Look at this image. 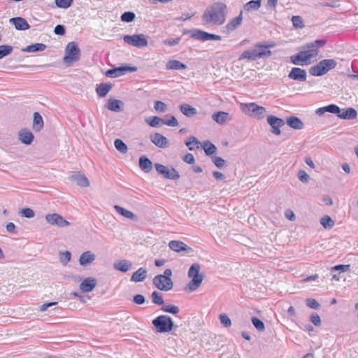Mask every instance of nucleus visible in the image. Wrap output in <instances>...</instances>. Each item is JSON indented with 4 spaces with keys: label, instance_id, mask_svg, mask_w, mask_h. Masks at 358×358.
Returning a JSON list of instances; mask_svg holds the SVG:
<instances>
[{
    "label": "nucleus",
    "instance_id": "1",
    "mask_svg": "<svg viewBox=\"0 0 358 358\" xmlns=\"http://www.w3.org/2000/svg\"><path fill=\"white\" fill-rule=\"evenodd\" d=\"M228 7L225 3L216 1L208 6L202 15L205 24H223L227 17Z\"/></svg>",
    "mask_w": 358,
    "mask_h": 358
},
{
    "label": "nucleus",
    "instance_id": "2",
    "mask_svg": "<svg viewBox=\"0 0 358 358\" xmlns=\"http://www.w3.org/2000/svg\"><path fill=\"white\" fill-rule=\"evenodd\" d=\"M201 266L198 263L191 265L189 268L187 275L192 280L187 284V288L190 292L196 290L202 283L203 274L200 273Z\"/></svg>",
    "mask_w": 358,
    "mask_h": 358
},
{
    "label": "nucleus",
    "instance_id": "3",
    "mask_svg": "<svg viewBox=\"0 0 358 358\" xmlns=\"http://www.w3.org/2000/svg\"><path fill=\"white\" fill-rule=\"evenodd\" d=\"M172 275V271L170 268H166L164 274H159L155 276L153 278V285L159 290L169 291L173 288V283L171 278Z\"/></svg>",
    "mask_w": 358,
    "mask_h": 358
},
{
    "label": "nucleus",
    "instance_id": "4",
    "mask_svg": "<svg viewBox=\"0 0 358 358\" xmlns=\"http://www.w3.org/2000/svg\"><path fill=\"white\" fill-rule=\"evenodd\" d=\"M152 324L157 333H167L173 330L174 323L170 316L162 315L152 321Z\"/></svg>",
    "mask_w": 358,
    "mask_h": 358
},
{
    "label": "nucleus",
    "instance_id": "5",
    "mask_svg": "<svg viewBox=\"0 0 358 358\" xmlns=\"http://www.w3.org/2000/svg\"><path fill=\"white\" fill-rule=\"evenodd\" d=\"M308 50H301L290 57V62L295 65H303L310 63L313 56V42L307 44Z\"/></svg>",
    "mask_w": 358,
    "mask_h": 358
},
{
    "label": "nucleus",
    "instance_id": "6",
    "mask_svg": "<svg viewBox=\"0 0 358 358\" xmlns=\"http://www.w3.org/2000/svg\"><path fill=\"white\" fill-rule=\"evenodd\" d=\"M80 57V50L75 42L69 43L65 48V55L63 58L64 63L71 64L78 62Z\"/></svg>",
    "mask_w": 358,
    "mask_h": 358
},
{
    "label": "nucleus",
    "instance_id": "7",
    "mask_svg": "<svg viewBox=\"0 0 358 358\" xmlns=\"http://www.w3.org/2000/svg\"><path fill=\"white\" fill-rule=\"evenodd\" d=\"M271 55V51L261 50L259 48H257V44H255L254 48L243 52L239 57V60L247 59L248 60L255 61L258 59L269 57Z\"/></svg>",
    "mask_w": 358,
    "mask_h": 358
},
{
    "label": "nucleus",
    "instance_id": "8",
    "mask_svg": "<svg viewBox=\"0 0 358 358\" xmlns=\"http://www.w3.org/2000/svg\"><path fill=\"white\" fill-rule=\"evenodd\" d=\"M242 110L245 114L254 118L260 120L264 118L266 110L264 107L260 106L255 103H248L242 105Z\"/></svg>",
    "mask_w": 358,
    "mask_h": 358
},
{
    "label": "nucleus",
    "instance_id": "9",
    "mask_svg": "<svg viewBox=\"0 0 358 358\" xmlns=\"http://www.w3.org/2000/svg\"><path fill=\"white\" fill-rule=\"evenodd\" d=\"M337 65L336 60L333 59H324L315 65V76H322L334 69Z\"/></svg>",
    "mask_w": 358,
    "mask_h": 358
},
{
    "label": "nucleus",
    "instance_id": "10",
    "mask_svg": "<svg viewBox=\"0 0 358 358\" xmlns=\"http://www.w3.org/2000/svg\"><path fill=\"white\" fill-rule=\"evenodd\" d=\"M123 40L128 45L138 48L146 47L148 43L146 36L143 34L125 35L123 37Z\"/></svg>",
    "mask_w": 358,
    "mask_h": 358
},
{
    "label": "nucleus",
    "instance_id": "11",
    "mask_svg": "<svg viewBox=\"0 0 358 358\" xmlns=\"http://www.w3.org/2000/svg\"><path fill=\"white\" fill-rule=\"evenodd\" d=\"M191 36L196 40L206 41H221L222 36L220 35L210 34L201 29H193L191 31Z\"/></svg>",
    "mask_w": 358,
    "mask_h": 358
},
{
    "label": "nucleus",
    "instance_id": "12",
    "mask_svg": "<svg viewBox=\"0 0 358 358\" xmlns=\"http://www.w3.org/2000/svg\"><path fill=\"white\" fill-rule=\"evenodd\" d=\"M155 167L157 173L166 179L178 180L180 178L179 173L173 167L169 169L166 166L157 163L155 164Z\"/></svg>",
    "mask_w": 358,
    "mask_h": 358
},
{
    "label": "nucleus",
    "instance_id": "13",
    "mask_svg": "<svg viewBox=\"0 0 358 358\" xmlns=\"http://www.w3.org/2000/svg\"><path fill=\"white\" fill-rule=\"evenodd\" d=\"M138 70L136 66H131L128 65L108 69L105 75L110 78H117L124 75L127 72H136Z\"/></svg>",
    "mask_w": 358,
    "mask_h": 358
},
{
    "label": "nucleus",
    "instance_id": "14",
    "mask_svg": "<svg viewBox=\"0 0 358 358\" xmlns=\"http://www.w3.org/2000/svg\"><path fill=\"white\" fill-rule=\"evenodd\" d=\"M243 22V10H241L239 15L234 18L229 20L228 23L224 27V32L227 34H230L234 30H236Z\"/></svg>",
    "mask_w": 358,
    "mask_h": 358
},
{
    "label": "nucleus",
    "instance_id": "15",
    "mask_svg": "<svg viewBox=\"0 0 358 358\" xmlns=\"http://www.w3.org/2000/svg\"><path fill=\"white\" fill-rule=\"evenodd\" d=\"M267 122L272 128L271 132L273 134L280 135L281 133L280 128L285 124L284 120L274 115H269L267 117Z\"/></svg>",
    "mask_w": 358,
    "mask_h": 358
},
{
    "label": "nucleus",
    "instance_id": "16",
    "mask_svg": "<svg viewBox=\"0 0 358 358\" xmlns=\"http://www.w3.org/2000/svg\"><path fill=\"white\" fill-rule=\"evenodd\" d=\"M45 220L48 223L57 225L59 227H64L70 224L67 220H64L61 215L57 213L46 215Z\"/></svg>",
    "mask_w": 358,
    "mask_h": 358
},
{
    "label": "nucleus",
    "instance_id": "17",
    "mask_svg": "<svg viewBox=\"0 0 358 358\" xmlns=\"http://www.w3.org/2000/svg\"><path fill=\"white\" fill-rule=\"evenodd\" d=\"M169 247L176 252H185V253L188 254L193 251L190 247L180 241H171L169 243Z\"/></svg>",
    "mask_w": 358,
    "mask_h": 358
},
{
    "label": "nucleus",
    "instance_id": "18",
    "mask_svg": "<svg viewBox=\"0 0 358 358\" xmlns=\"http://www.w3.org/2000/svg\"><path fill=\"white\" fill-rule=\"evenodd\" d=\"M288 77L294 80L305 81L306 79V71L300 68L294 67L289 73Z\"/></svg>",
    "mask_w": 358,
    "mask_h": 358
},
{
    "label": "nucleus",
    "instance_id": "19",
    "mask_svg": "<svg viewBox=\"0 0 358 358\" xmlns=\"http://www.w3.org/2000/svg\"><path fill=\"white\" fill-rule=\"evenodd\" d=\"M96 284L97 281L95 278L89 277L84 279L80 284V289L83 292H90L94 289V287L96 286Z\"/></svg>",
    "mask_w": 358,
    "mask_h": 358
},
{
    "label": "nucleus",
    "instance_id": "20",
    "mask_svg": "<svg viewBox=\"0 0 358 358\" xmlns=\"http://www.w3.org/2000/svg\"><path fill=\"white\" fill-rule=\"evenodd\" d=\"M150 141L156 146L162 148L167 147L169 143L168 139L159 133H155L151 135Z\"/></svg>",
    "mask_w": 358,
    "mask_h": 358
},
{
    "label": "nucleus",
    "instance_id": "21",
    "mask_svg": "<svg viewBox=\"0 0 358 358\" xmlns=\"http://www.w3.org/2000/svg\"><path fill=\"white\" fill-rule=\"evenodd\" d=\"M10 22L15 26L17 30L24 31L30 27L27 20L21 17H12L10 19Z\"/></svg>",
    "mask_w": 358,
    "mask_h": 358
},
{
    "label": "nucleus",
    "instance_id": "22",
    "mask_svg": "<svg viewBox=\"0 0 358 358\" xmlns=\"http://www.w3.org/2000/svg\"><path fill=\"white\" fill-rule=\"evenodd\" d=\"M69 180L80 187H87L90 185L88 178L83 174H73L69 177Z\"/></svg>",
    "mask_w": 358,
    "mask_h": 358
},
{
    "label": "nucleus",
    "instance_id": "23",
    "mask_svg": "<svg viewBox=\"0 0 358 358\" xmlns=\"http://www.w3.org/2000/svg\"><path fill=\"white\" fill-rule=\"evenodd\" d=\"M336 115L341 119L353 120L357 117V113L353 108H340V113H337Z\"/></svg>",
    "mask_w": 358,
    "mask_h": 358
},
{
    "label": "nucleus",
    "instance_id": "24",
    "mask_svg": "<svg viewBox=\"0 0 358 358\" xmlns=\"http://www.w3.org/2000/svg\"><path fill=\"white\" fill-rule=\"evenodd\" d=\"M19 140L25 145H31L34 141L33 134L27 129H22L19 131Z\"/></svg>",
    "mask_w": 358,
    "mask_h": 358
},
{
    "label": "nucleus",
    "instance_id": "25",
    "mask_svg": "<svg viewBox=\"0 0 358 358\" xmlns=\"http://www.w3.org/2000/svg\"><path fill=\"white\" fill-rule=\"evenodd\" d=\"M212 119L217 124H223L227 121L231 120V117L229 113L218 111L212 115Z\"/></svg>",
    "mask_w": 358,
    "mask_h": 358
},
{
    "label": "nucleus",
    "instance_id": "26",
    "mask_svg": "<svg viewBox=\"0 0 358 358\" xmlns=\"http://www.w3.org/2000/svg\"><path fill=\"white\" fill-rule=\"evenodd\" d=\"M96 256L90 251H86L82 253L79 258V264L81 266H85L90 264L95 260Z\"/></svg>",
    "mask_w": 358,
    "mask_h": 358
},
{
    "label": "nucleus",
    "instance_id": "27",
    "mask_svg": "<svg viewBox=\"0 0 358 358\" xmlns=\"http://www.w3.org/2000/svg\"><path fill=\"white\" fill-rule=\"evenodd\" d=\"M140 169L145 172H150L152 169V163L150 159L145 155L141 156L138 161Z\"/></svg>",
    "mask_w": 358,
    "mask_h": 358
},
{
    "label": "nucleus",
    "instance_id": "28",
    "mask_svg": "<svg viewBox=\"0 0 358 358\" xmlns=\"http://www.w3.org/2000/svg\"><path fill=\"white\" fill-rule=\"evenodd\" d=\"M132 264L126 259L120 260L116 262L113 264V267L115 270L127 272L131 268Z\"/></svg>",
    "mask_w": 358,
    "mask_h": 358
},
{
    "label": "nucleus",
    "instance_id": "29",
    "mask_svg": "<svg viewBox=\"0 0 358 358\" xmlns=\"http://www.w3.org/2000/svg\"><path fill=\"white\" fill-rule=\"evenodd\" d=\"M112 87L113 85L110 83H101L96 85V92L99 96L105 97Z\"/></svg>",
    "mask_w": 358,
    "mask_h": 358
},
{
    "label": "nucleus",
    "instance_id": "30",
    "mask_svg": "<svg viewBox=\"0 0 358 358\" xmlns=\"http://www.w3.org/2000/svg\"><path fill=\"white\" fill-rule=\"evenodd\" d=\"M147 277V271L143 268H139L135 271L131 278V280L135 282H143Z\"/></svg>",
    "mask_w": 358,
    "mask_h": 358
},
{
    "label": "nucleus",
    "instance_id": "31",
    "mask_svg": "<svg viewBox=\"0 0 358 358\" xmlns=\"http://www.w3.org/2000/svg\"><path fill=\"white\" fill-rule=\"evenodd\" d=\"M180 110L183 115L189 117H192L197 114L196 109L187 103L180 105Z\"/></svg>",
    "mask_w": 358,
    "mask_h": 358
},
{
    "label": "nucleus",
    "instance_id": "32",
    "mask_svg": "<svg viewBox=\"0 0 358 358\" xmlns=\"http://www.w3.org/2000/svg\"><path fill=\"white\" fill-rule=\"evenodd\" d=\"M46 48L47 46L45 44L37 43L34 44H31L25 48H23L22 49V51L27 52H36L39 51H43L46 49Z\"/></svg>",
    "mask_w": 358,
    "mask_h": 358
},
{
    "label": "nucleus",
    "instance_id": "33",
    "mask_svg": "<svg viewBox=\"0 0 358 358\" xmlns=\"http://www.w3.org/2000/svg\"><path fill=\"white\" fill-rule=\"evenodd\" d=\"M187 65L182 63L181 62L176 60V59H172L169 61L166 64V69H171V70H182V69H186Z\"/></svg>",
    "mask_w": 358,
    "mask_h": 358
},
{
    "label": "nucleus",
    "instance_id": "34",
    "mask_svg": "<svg viewBox=\"0 0 358 358\" xmlns=\"http://www.w3.org/2000/svg\"><path fill=\"white\" fill-rule=\"evenodd\" d=\"M121 105L122 101L111 98L108 100L106 108L110 111L119 112L121 110Z\"/></svg>",
    "mask_w": 358,
    "mask_h": 358
},
{
    "label": "nucleus",
    "instance_id": "35",
    "mask_svg": "<svg viewBox=\"0 0 358 358\" xmlns=\"http://www.w3.org/2000/svg\"><path fill=\"white\" fill-rule=\"evenodd\" d=\"M43 127V120L39 113H34L33 129L35 131H40Z\"/></svg>",
    "mask_w": 358,
    "mask_h": 358
},
{
    "label": "nucleus",
    "instance_id": "36",
    "mask_svg": "<svg viewBox=\"0 0 358 358\" xmlns=\"http://www.w3.org/2000/svg\"><path fill=\"white\" fill-rule=\"evenodd\" d=\"M287 124L290 127L295 129H301L303 127V123L297 117L292 116L287 119Z\"/></svg>",
    "mask_w": 358,
    "mask_h": 358
},
{
    "label": "nucleus",
    "instance_id": "37",
    "mask_svg": "<svg viewBox=\"0 0 358 358\" xmlns=\"http://www.w3.org/2000/svg\"><path fill=\"white\" fill-rule=\"evenodd\" d=\"M202 148L207 156H211L217 151L216 146L210 141H205L203 142Z\"/></svg>",
    "mask_w": 358,
    "mask_h": 358
},
{
    "label": "nucleus",
    "instance_id": "38",
    "mask_svg": "<svg viewBox=\"0 0 358 358\" xmlns=\"http://www.w3.org/2000/svg\"><path fill=\"white\" fill-rule=\"evenodd\" d=\"M114 208L117 213L126 218L133 220L135 217L134 214L131 211H129L120 206L115 205Z\"/></svg>",
    "mask_w": 358,
    "mask_h": 358
},
{
    "label": "nucleus",
    "instance_id": "39",
    "mask_svg": "<svg viewBox=\"0 0 358 358\" xmlns=\"http://www.w3.org/2000/svg\"><path fill=\"white\" fill-rule=\"evenodd\" d=\"M261 7V0H251L246 3L243 8L246 11H250L252 10H257Z\"/></svg>",
    "mask_w": 358,
    "mask_h": 358
},
{
    "label": "nucleus",
    "instance_id": "40",
    "mask_svg": "<svg viewBox=\"0 0 358 358\" xmlns=\"http://www.w3.org/2000/svg\"><path fill=\"white\" fill-rule=\"evenodd\" d=\"M145 121L152 127H157L160 125V124H164V119H162L161 117L157 116H153L145 118Z\"/></svg>",
    "mask_w": 358,
    "mask_h": 358
},
{
    "label": "nucleus",
    "instance_id": "41",
    "mask_svg": "<svg viewBox=\"0 0 358 358\" xmlns=\"http://www.w3.org/2000/svg\"><path fill=\"white\" fill-rule=\"evenodd\" d=\"M321 225L326 229H331L334 226V221L329 215H324L320 219Z\"/></svg>",
    "mask_w": 358,
    "mask_h": 358
},
{
    "label": "nucleus",
    "instance_id": "42",
    "mask_svg": "<svg viewBox=\"0 0 358 358\" xmlns=\"http://www.w3.org/2000/svg\"><path fill=\"white\" fill-rule=\"evenodd\" d=\"M114 145L115 148L121 153L125 154L128 150L127 145L121 139H115Z\"/></svg>",
    "mask_w": 358,
    "mask_h": 358
},
{
    "label": "nucleus",
    "instance_id": "43",
    "mask_svg": "<svg viewBox=\"0 0 358 358\" xmlns=\"http://www.w3.org/2000/svg\"><path fill=\"white\" fill-rule=\"evenodd\" d=\"M152 302L156 305H163L164 303L162 294L157 291L151 294Z\"/></svg>",
    "mask_w": 358,
    "mask_h": 358
},
{
    "label": "nucleus",
    "instance_id": "44",
    "mask_svg": "<svg viewBox=\"0 0 358 358\" xmlns=\"http://www.w3.org/2000/svg\"><path fill=\"white\" fill-rule=\"evenodd\" d=\"M73 0H55V6L57 8L66 9L72 6Z\"/></svg>",
    "mask_w": 358,
    "mask_h": 358
},
{
    "label": "nucleus",
    "instance_id": "45",
    "mask_svg": "<svg viewBox=\"0 0 358 358\" xmlns=\"http://www.w3.org/2000/svg\"><path fill=\"white\" fill-rule=\"evenodd\" d=\"M136 15L134 12L126 11L121 15L120 19L124 22H131L135 20Z\"/></svg>",
    "mask_w": 358,
    "mask_h": 358
},
{
    "label": "nucleus",
    "instance_id": "46",
    "mask_svg": "<svg viewBox=\"0 0 358 358\" xmlns=\"http://www.w3.org/2000/svg\"><path fill=\"white\" fill-rule=\"evenodd\" d=\"M161 310L165 313L176 315L179 313L180 309L175 305H166L162 307Z\"/></svg>",
    "mask_w": 358,
    "mask_h": 358
},
{
    "label": "nucleus",
    "instance_id": "47",
    "mask_svg": "<svg viewBox=\"0 0 358 358\" xmlns=\"http://www.w3.org/2000/svg\"><path fill=\"white\" fill-rule=\"evenodd\" d=\"M13 50L11 45H0V59L10 55Z\"/></svg>",
    "mask_w": 358,
    "mask_h": 358
},
{
    "label": "nucleus",
    "instance_id": "48",
    "mask_svg": "<svg viewBox=\"0 0 358 358\" xmlns=\"http://www.w3.org/2000/svg\"><path fill=\"white\" fill-rule=\"evenodd\" d=\"M252 323L258 331H262L265 329L264 322L256 317H252Z\"/></svg>",
    "mask_w": 358,
    "mask_h": 358
},
{
    "label": "nucleus",
    "instance_id": "49",
    "mask_svg": "<svg viewBox=\"0 0 358 358\" xmlns=\"http://www.w3.org/2000/svg\"><path fill=\"white\" fill-rule=\"evenodd\" d=\"M211 159L213 164L219 169H222L226 165V161L220 157L212 156Z\"/></svg>",
    "mask_w": 358,
    "mask_h": 358
},
{
    "label": "nucleus",
    "instance_id": "50",
    "mask_svg": "<svg viewBox=\"0 0 358 358\" xmlns=\"http://www.w3.org/2000/svg\"><path fill=\"white\" fill-rule=\"evenodd\" d=\"M331 271H339L340 273L348 272L350 271V264L336 265L331 268Z\"/></svg>",
    "mask_w": 358,
    "mask_h": 358
},
{
    "label": "nucleus",
    "instance_id": "51",
    "mask_svg": "<svg viewBox=\"0 0 358 358\" xmlns=\"http://www.w3.org/2000/svg\"><path fill=\"white\" fill-rule=\"evenodd\" d=\"M154 108L155 110L159 113H164L166 110V104L161 101H156L155 102Z\"/></svg>",
    "mask_w": 358,
    "mask_h": 358
},
{
    "label": "nucleus",
    "instance_id": "52",
    "mask_svg": "<svg viewBox=\"0 0 358 358\" xmlns=\"http://www.w3.org/2000/svg\"><path fill=\"white\" fill-rule=\"evenodd\" d=\"M220 322L225 327H229L231 325V321L230 318L224 313L220 315Z\"/></svg>",
    "mask_w": 358,
    "mask_h": 358
},
{
    "label": "nucleus",
    "instance_id": "53",
    "mask_svg": "<svg viewBox=\"0 0 358 358\" xmlns=\"http://www.w3.org/2000/svg\"><path fill=\"white\" fill-rule=\"evenodd\" d=\"M71 257V254L69 251L61 252L59 255L60 261L64 264H66L69 262H70Z\"/></svg>",
    "mask_w": 358,
    "mask_h": 358
},
{
    "label": "nucleus",
    "instance_id": "54",
    "mask_svg": "<svg viewBox=\"0 0 358 358\" xmlns=\"http://www.w3.org/2000/svg\"><path fill=\"white\" fill-rule=\"evenodd\" d=\"M292 22L293 23V26L296 28H301L303 27V20L300 16H292Z\"/></svg>",
    "mask_w": 358,
    "mask_h": 358
},
{
    "label": "nucleus",
    "instance_id": "55",
    "mask_svg": "<svg viewBox=\"0 0 358 358\" xmlns=\"http://www.w3.org/2000/svg\"><path fill=\"white\" fill-rule=\"evenodd\" d=\"M327 43V40L319 39L315 40V57L318 55V49L323 47Z\"/></svg>",
    "mask_w": 358,
    "mask_h": 358
},
{
    "label": "nucleus",
    "instance_id": "56",
    "mask_svg": "<svg viewBox=\"0 0 358 358\" xmlns=\"http://www.w3.org/2000/svg\"><path fill=\"white\" fill-rule=\"evenodd\" d=\"M22 216L27 217V218H32L35 215L34 211L29 208H23L20 212Z\"/></svg>",
    "mask_w": 358,
    "mask_h": 358
},
{
    "label": "nucleus",
    "instance_id": "57",
    "mask_svg": "<svg viewBox=\"0 0 358 358\" xmlns=\"http://www.w3.org/2000/svg\"><path fill=\"white\" fill-rule=\"evenodd\" d=\"M199 143L200 142L199 141V140L193 136H190L188 138V141L185 142L186 146H187L190 150H193L194 149L193 147L191 146L192 144L198 145Z\"/></svg>",
    "mask_w": 358,
    "mask_h": 358
},
{
    "label": "nucleus",
    "instance_id": "58",
    "mask_svg": "<svg viewBox=\"0 0 358 358\" xmlns=\"http://www.w3.org/2000/svg\"><path fill=\"white\" fill-rule=\"evenodd\" d=\"M181 40L180 37H178L176 38H167L166 40L163 41V43L164 45H169V46H173L180 43Z\"/></svg>",
    "mask_w": 358,
    "mask_h": 358
},
{
    "label": "nucleus",
    "instance_id": "59",
    "mask_svg": "<svg viewBox=\"0 0 358 358\" xmlns=\"http://www.w3.org/2000/svg\"><path fill=\"white\" fill-rule=\"evenodd\" d=\"M297 176L302 182H307L310 178V176L303 170H299Z\"/></svg>",
    "mask_w": 358,
    "mask_h": 358
},
{
    "label": "nucleus",
    "instance_id": "60",
    "mask_svg": "<svg viewBox=\"0 0 358 358\" xmlns=\"http://www.w3.org/2000/svg\"><path fill=\"white\" fill-rule=\"evenodd\" d=\"M133 302L137 305H142L145 302V298L142 294H136L133 297Z\"/></svg>",
    "mask_w": 358,
    "mask_h": 358
},
{
    "label": "nucleus",
    "instance_id": "61",
    "mask_svg": "<svg viewBox=\"0 0 358 358\" xmlns=\"http://www.w3.org/2000/svg\"><path fill=\"white\" fill-rule=\"evenodd\" d=\"M325 108H326L327 112H329L331 113H334V114L336 115L337 113H340V108L335 104L328 105V106H325Z\"/></svg>",
    "mask_w": 358,
    "mask_h": 358
},
{
    "label": "nucleus",
    "instance_id": "62",
    "mask_svg": "<svg viewBox=\"0 0 358 358\" xmlns=\"http://www.w3.org/2000/svg\"><path fill=\"white\" fill-rule=\"evenodd\" d=\"M164 124H166L169 127H176L178 125V122L175 116L171 115L170 120H164Z\"/></svg>",
    "mask_w": 358,
    "mask_h": 358
},
{
    "label": "nucleus",
    "instance_id": "63",
    "mask_svg": "<svg viewBox=\"0 0 358 358\" xmlns=\"http://www.w3.org/2000/svg\"><path fill=\"white\" fill-rule=\"evenodd\" d=\"M275 46V43L273 41L269 42L266 44L262 43H257V47L259 48L261 50H264L265 51H270L268 50V48H274Z\"/></svg>",
    "mask_w": 358,
    "mask_h": 358
},
{
    "label": "nucleus",
    "instance_id": "64",
    "mask_svg": "<svg viewBox=\"0 0 358 358\" xmlns=\"http://www.w3.org/2000/svg\"><path fill=\"white\" fill-rule=\"evenodd\" d=\"M54 33L56 35L63 36L66 33L65 27L62 24H57L54 29Z\"/></svg>",
    "mask_w": 358,
    "mask_h": 358
}]
</instances>
